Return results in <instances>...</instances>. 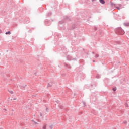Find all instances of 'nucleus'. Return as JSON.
Returning <instances> with one entry per match:
<instances>
[{
  "instance_id": "nucleus-1",
  "label": "nucleus",
  "mask_w": 129,
  "mask_h": 129,
  "mask_svg": "<svg viewBox=\"0 0 129 129\" xmlns=\"http://www.w3.org/2000/svg\"><path fill=\"white\" fill-rule=\"evenodd\" d=\"M100 3H101V4H104V0H100Z\"/></svg>"
},
{
  "instance_id": "nucleus-2",
  "label": "nucleus",
  "mask_w": 129,
  "mask_h": 129,
  "mask_svg": "<svg viewBox=\"0 0 129 129\" xmlns=\"http://www.w3.org/2000/svg\"><path fill=\"white\" fill-rule=\"evenodd\" d=\"M6 35H11V32L10 31H8V32L6 33Z\"/></svg>"
},
{
  "instance_id": "nucleus-3",
  "label": "nucleus",
  "mask_w": 129,
  "mask_h": 129,
  "mask_svg": "<svg viewBox=\"0 0 129 129\" xmlns=\"http://www.w3.org/2000/svg\"><path fill=\"white\" fill-rule=\"evenodd\" d=\"M113 91H116V88H113Z\"/></svg>"
},
{
  "instance_id": "nucleus-4",
  "label": "nucleus",
  "mask_w": 129,
  "mask_h": 129,
  "mask_svg": "<svg viewBox=\"0 0 129 129\" xmlns=\"http://www.w3.org/2000/svg\"><path fill=\"white\" fill-rule=\"evenodd\" d=\"M116 8L117 9V10H119V8L116 7Z\"/></svg>"
},
{
  "instance_id": "nucleus-5",
  "label": "nucleus",
  "mask_w": 129,
  "mask_h": 129,
  "mask_svg": "<svg viewBox=\"0 0 129 129\" xmlns=\"http://www.w3.org/2000/svg\"><path fill=\"white\" fill-rule=\"evenodd\" d=\"M0 33H2V31L1 30H0Z\"/></svg>"
},
{
  "instance_id": "nucleus-6",
  "label": "nucleus",
  "mask_w": 129,
  "mask_h": 129,
  "mask_svg": "<svg viewBox=\"0 0 129 129\" xmlns=\"http://www.w3.org/2000/svg\"><path fill=\"white\" fill-rule=\"evenodd\" d=\"M127 26H129V24H128Z\"/></svg>"
}]
</instances>
